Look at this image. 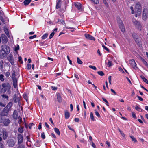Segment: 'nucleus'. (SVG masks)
I'll list each match as a JSON object with an SVG mask.
<instances>
[{
    "label": "nucleus",
    "instance_id": "nucleus-1",
    "mask_svg": "<svg viewBox=\"0 0 148 148\" xmlns=\"http://www.w3.org/2000/svg\"><path fill=\"white\" fill-rule=\"evenodd\" d=\"M135 10L137 14L140 15L141 12V7L140 3H137L136 5Z\"/></svg>",
    "mask_w": 148,
    "mask_h": 148
},
{
    "label": "nucleus",
    "instance_id": "nucleus-2",
    "mask_svg": "<svg viewBox=\"0 0 148 148\" xmlns=\"http://www.w3.org/2000/svg\"><path fill=\"white\" fill-rule=\"evenodd\" d=\"M15 142L13 139H8L7 141V145L9 147H12L15 145Z\"/></svg>",
    "mask_w": 148,
    "mask_h": 148
},
{
    "label": "nucleus",
    "instance_id": "nucleus-3",
    "mask_svg": "<svg viewBox=\"0 0 148 148\" xmlns=\"http://www.w3.org/2000/svg\"><path fill=\"white\" fill-rule=\"evenodd\" d=\"M8 53L6 52L5 51L2 49L0 50V58H5Z\"/></svg>",
    "mask_w": 148,
    "mask_h": 148
},
{
    "label": "nucleus",
    "instance_id": "nucleus-4",
    "mask_svg": "<svg viewBox=\"0 0 148 148\" xmlns=\"http://www.w3.org/2000/svg\"><path fill=\"white\" fill-rule=\"evenodd\" d=\"M2 137L4 140H5L8 137V132L5 129L2 130Z\"/></svg>",
    "mask_w": 148,
    "mask_h": 148
},
{
    "label": "nucleus",
    "instance_id": "nucleus-5",
    "mask_svg": "<svg viewBox=\"0 0 148 148\" xmlns=\"http://www.w3.org/2000/svg\"><path fill=\"white\" fill-rule=\"evenodd\" d=\"M2 86L3 88H5L6 90H9L11 87L10 84L8 83H4L2 84Z\"/></svg>",
    "mask_w": 148,
    "mask_h": 148
},
{
    "label": "nucleus",
    "instance_id": "nucleus-6",
    "mask_svg": "<svg viewBox=\"0 0 148 148\" xmlns=\"http://www.w3.org/2000/svg\"><path fill=\"white\" fill-rule=\"evenodd\" d=\"M8 60L11 63L12 65H13L14 64V59L12 55L10 54L8 57H7Z\"/></svg>",
    "mask_w": 148,
    "mask_h": 148
},
{
    "label": "nucleus",
    "instance_id": "nucleus-7",
    "mask_svg": "<svg viewBox=\"0 0 148 148\" xmlns=\"http://www.w3.org/2000/svg\"><path fill=\"white\" fill-rule=\"evenodd\" d=\"M9 110L5 107L3 110L1 112L0 115L2 116H5L7 115L9 112Z\"/></svg>",
    "mask_w": 148,
    "mask_h": 148
},
{
    "label": "nucleus",
    "instance_id": "nucleus-8",
    "mask_svg": "<svg viewBox=\"0 0 148 148\" xmlns=\"http://www.w3.org/2000/svg\"><path fill=\"white\" fill-rule=\"evenodd\" d=\"M1 49L3 50H4L8 54L10 53V47L8 46L5 45H3L1 46Z\"/></svg>",
    "mask_w": 148,
    "mask_h": 148
},
{
    "label": "nucleus",
    "instance_id": "nucleus-9",
    "mask_svg": "<svg viewBox=\"0 0 148 148\" xmlns=\"http://www.w3.org/2000/svg\"><path fill=\"white\" fill-rule=\"evenodd\" d=\"M133 22L136 26V27L141 30V25H140V23L136 20L133 21Z\"/></svg>",
    "mask_w": 148,
    "mask_h": 148
},
{
    "label": "nucleus",
    "instance_id": "nucleus-10",
    "mask_svg": "<svg viewBox=\"0 0 148 148\" xmlns=\"http://www.w3.org/2000/svg\"><path fill=\"white\" fill-rule=\"evenodd\" d=\"M17 139L18 140V144H21L23 142V137L21 134L18 135Z\"/></svg>",
    "mask_w": 148,
    "mask_h": 148
},
{
    "label": "nucleus",
    "instance_id": "nucleus-11",
    "mask_svg": "<svg viewBox=\"0 0 148 148\" xmlns=\"http://www.w3.org/2000/svg\"><path fill=\"white\" fill-rule=\"evenodd\" d=\"M13 99L14 102L15 103H17L18 102H19L21 100L20 97H18V95L16 94L14 95Z\"/></svg>",
    "mask_w": 148,
    "mask_h": 148
},
{
    "label": "nucleus",
    "instance_id": "nucleus-12",
    "mask_svg": "<svg viewBox=\"0 0 148 148\" xmlns=\"http://www.w3.org/2000/svg\"><path fill=\"white\" fill-rule=\"evenodd\" d=\"M148 17V13L146 10H144L143 14V18L144 20H146Z\"/></svg>",
    "mask_w": 148,
    "mask_h": 148
},
{
    "label": "nucleus",
    "instance_id": "nucleus-13",
    "mask_svg": "<svg viewBox=\"0 0 148 148\" xmlns=\"http://www.w3.org/2000/svg\"><path fill=\"white\" fill-rule=\"evenodd\" d=\"M10 122V121L9 119H4L3 122L5 126H8Z\"/></svg>",
    "mask_w": 148,
    "mask_h": 148
},
{
    "label": "nucleus",
    "instance_id": "nucleus-14",
    "mask_svg": "<svg viewBox=\"0 0 148 148\" xmlns=\"http://www.w3.org/2000/svg\"><path fill=\"white\" fill-rule=\"evenodd\" d=\"M129 63L133 68H134L136 65V64L133 59L130 60Z\"/></svg>",
    "mask_w": 148,
    "mask_h": 148
},
{
    "label": "nucleus",
    "instance_id": "nucleus-15",
    "mask_svg": "<svg viewBox=\"0 0 148 148\" xmlns=\"http://www.w3.org/2000/svg\"><path fill=\"white\" fill-rule=\"evenodd\" d=\"M85 36L86 38L88 39H89L93 40H95V38L92 36L90 35L89 34H85Z\"/></svg>",
    "mask_w": 148,
    "mask_h": 148
},
{
    "label": "nucleus",
    "instance_id": "nucleus-16",
    "mask_svg": "<svg viewBox=\"0 0 148 148\" xmlns=\"http://www.w3.org/2000/svg\"><path fill=\"white\" fill-rule=\"evenodd\" d=\"M119 26L122 32H125V29L124 26V25L121 21L119 24Z\"/></svg>",
    "mask_w": 148,
    "mask_h": 148
},
{
    "label": "nucleus",
    "instance_id": "nucleus-17",
    "mask_svg": "<svg viewBox=\"0 0 148 148\" xmlns=\"http://www.w3.org/2000/svg\"><path fill=\"white\" fill-rule=\"evenodd\" d=\"M13 80V84L14 87L16 88L17 86V79L16 78L12 79Z\"/></svg>",
    "mask_w": 148,
    "mask_h": 148
},
{
    "label": "nucleus",
    "instance_id": "nucleus-18",
    "mask_svg": "<svg viewBox=\"0 0 148 148\" xmlns=\"http://www.w3.org/2000/svg\"><path fill=\"white\" fill-rule=\"evenodd\" d=\"M75 7L77 8L79 10H82L81 4L78 2H75Z\"/></svg>",
    "mask_w": 148,
    "mask_h": 148
},
{
    "label": "nucleus",
    "instance_id": "nucleus-19",
    "mask_svg": "<svg viewBox=\"0 0 148 148\" xmlns=\"http://www.w3.org/2000/svg\"><path fill=\"white\" fill-rule=\"evenodd\" d=\"M135 41L137 45L139 46L141 45V40H140L138 38H136L135 40Z\"/></svg>",
    "mask_w": 148,
    "mask_h": 148
},
{
    "label": "nucleus",
    "instance_id": "nucleus-20",
    "mask_svg": "<svg viewBox=\"0 0 148 148\" xmlns=\"http://www.w3.org/2000/svg\"><path fill=\"white\" fill-rule=\"evenodd\" d=\"M70 116V113L68 112L67 110L65 111V116L66 119H68Z\"/></svg>",
    "mask_w": 148,
    "mask_h": 148
},
{
    "label": "nucleus",
    "instance_id": "nucleus-21",
    "mask_svg": "<svg viewBox=\"0 0 148 148\" xmlns=\"http://www.w3.org/2000/svg\"><path fill=\"white\" fill-rule=\"evenodd\" d=\"M61 0H58V2L57 3L56 5V9H58L61 7Z\"/></svg>",
    "mask_w": 148,
    "mask_h": 148
},
{
    "label": "nucleus",
    "instance_id": "nucleus-22",
    "mask_svg": "<svg viewBox=\"0 0 148 148\" xmlns=\"http://www.w3.org/2000/svg\"><path fill=\"white\" fill-rule=\"evenodd\" d=\"M18 112L16 111L15 110L13 112V118L15 119H16L18 117Z\"/></svg>",
    "mask_w": 148,
    "mask_h": 148
},
{
    "label": "nucleus",
    "instance_id": "nucleus-23",
    "mask_svg": "<svg viewBox=\"0 0 148 148\" xmlns=\"http://www.w3.org/2000/svg\"><path fill=\"white\" fill-rule=\"evenodd\" d=\"M4 31L5 32V33L6 34L7 36L8 37H10V35L9 34L8 32V29L6 28V27H4Z\"/></svg>",
    "mask_w": 148,
    "mask_h": 148
},
{
    "label": "nucleus",
    "instance_id": "nucleus-24",
    "mask_svg": "<svg viewBox=\"0 0 148 148\" xmlns=\"http://www.w3.org/2000/svg\"><path fill=\"white\" fill-rule=\"evenodd\" d=\"M12 102H10L5 107L9 110L12 106Z\"/></svg>",
    "mask_w": 148,
    "mask_h": 148
},
{
    "label": "nucleus",
    "instance_id": "nucleus-25",
    "mask_svg": "<svg viewBox=\"0 0 148 148\" xmlns=\"http://www.w3.org/2000/svg\"><path fill=\"white\" fill-rule=\"evenodd\" d=\"M57 99L58 102L60 103L62 101V98L60 94L59 93H58L57 95Z\"/></svg>",
    "mask_w": 148,
    "mask_h": 148
},
{
    "label": "nucleus",
    "instance_id": "nucleus-26",
    "mask_svg": "<svg viewBox=\"0 0 148 148\" xmlns=\"http://www.w3.org/2000/svg\"><path fill=\"white\" fill-rule=\"evenodd\" d=\"M31 1V0H25L23 3H24L25 5L26 6L30 3Z\"/></svg>",
    "mask_w": 148,
    "mask_h": 148
},
{
    "label": "nucleus",
    "instance_id": "nucleus-27",
    "mask_svg": "<svg viewBox=\"0 0 148 148\" xmlns=\"http://www.w3.org/2000/svg\"><path fill=\"white\" fill-rule=\"evenodd\" d=\"M61 23L64 26H65L67 28V29H73V28H72V27H66V24H65V23L64 22V21L63 20H62L61 21Z\"/></svg>",
    "mask_w": 148,
    "mask_h": 148
},
{
    "label": "nucleus",
    "instance_id": "nucleus-28",
    "mask_svg": "<svg viewBox=\"0 0 148 148\" xmlns=\"http://www.w3.org/2000/svg\"><path fill=\"white\" fill-rule=\"evenodd\" d=\"M3 60H1L0 62V69H3Z\"/></svg>",
    "mask_w": 148,
    "mask_h": 148
},
{
    "label": "nucleus",
    "instance_id": "nucleus-29",
    "mask_svg": "<svg viewBox=\"0 0 148 148\" xmlns=\"http://www.w3.org/2000/svg\"><path fill=\"white\" fill-rule=\"evenodd\" d=\"M90 118L91 120L93 121H95V119L94 118V116L93 115V113L92 112H91L90 113Z\"/></svg>",
    "mask_w": 148,
    "mask_h": 148
},
{
    "label": "nucleus",
    "instance_id": "nucleus-30",
    "mask_svg": "<svg viewBox=\"0 0 148 148\" xmlns=\"http://www.w3.org/2000/svg\"><path fill=\"white\" fill-rule=\"evenodd\" d=\"M2 39L3 41L4 42V43H6L8 41V40L6 36H5L4 37H2Z\"/></svg>",
    "mask_w": 148,
    "mask_h": 148
},
{
    "label": "nucleus",
    "instance_id": "nucleus-31",
    "mask_svg": "<svg viewBox=\"0 0 148 148\" xmlns=\"http://www.w3.org/2000/svg\"><path fill=\"white\" fill-rule=\"evenodd\" d=\"M141 77L144 82H145L147 84H148V81L146 79L144 76H141Z\"/></svg>",
    "mask_w": 148,
    "mask_h": 148
},
{
    "label": "nucleus",
    "instance_id": "nucleus-32",
    "mask_svg": "<svg viewBox=\"0 0 148 148\" xmlns=\"http://www.w3.org/2000/svg\"><path fill=\"white\" fill-rule=\"evenodd\" d=\"M139 58L145 65L147 63V62L142 57L140 56Z\"/></svg>",
    "mask_w": 148,
    "mask_h": 148
},
{
    "label": "nucleus",
    "instance_id": "nucleus-33",
    "mask_svg": "<svg viewBox=\"0 0 148 148\" xmlns=\"http://www.w3.org/2000/svg\"><path fill=\"white\" fill-rule=\"evenodd\" d=\"M54 130L55 132L58 135H60V132L58 129L56 128H54Z\"/></svg>",
    "mask_w": 148,
    "mask_h": 148
},
{
    "label": "nucleus",
    "instance_id": "nucleus-34",
    "mask_svg": "<svg viewBox=\"0 0 148 148\" xmlns=\"http://www.w3.org/2000/svg\"><path fill=\"white\" fill-rule=\"evenodd\" d=\"M77 63L79 64H82V62L81 60L80 59L78 58L77 57Z\"/></svg>",
    "mask_w": 148,
    "mask_h": 148
},
{
    "label": "nucleus",
    "instance_id": "nucleus-35",
    "mask_svg": "<svg viewBox=\"0 0 148 148\" xmlns=\"http://www.w3.org/2000/svg\"><path fill=\"white\" fill-rule=\"evenodd\" d=\"M23 128L24 127H19L18 129V132L20 133H22L23 132Z\"/></svg>",
    "mask_w": 148,
    "mask_h": 148
},
{
    "label": "nucleus",
    "instance_id": "nucleus-36",
    "mask_svg": "<svg viewBox=\"0 0 148 148\" xmlns=\"http://www.w3.org/2000/svg\"><path fill=\"white\" fill-rule=\"evenodd\" d=\"M2 96L3 97V99H6V100H8V96L5 94H3L2 95Z\"/></svg>",
    "mask_w": 148,
    "mask_h": 148
},
{
    "label": "nucleus",
    "instance_id": "nucleus-37",
    "mask_svg": "<svg viewBox=\"0 0 148 148\" xmlns=\"http://www.w3.org/2000/svg\"><path fill=\"white\" fill-rule=\"evenodd\" d=\"M48 34L47 33H46L45 34H44L41 38L42 39H45L48 36Z\"/></svg>",
    "mask_w": 148,
    "mask_h": 148
},
{
    "label": "nucleus",
    "instance_id": "nucleus-38",
    "mask_svg": "<svg viewBox=\"0 0 148 148\" xmlns=\"http://www.w3.org/2000/svg\"><path fill=\"white\" fill-rule=\"evenodd\" d=\"M135 109L137 111L140 112L142 111L143 110L139 107L137 106L135 108Z\"/></svg>",
    "mask_w": 148,
    "mask_h": 148
},
{
    "label": "nucleus",
    "instance_id": "nucleus-39",
    "mask_svg": "<svg viewBox=\"0 0 148 148\" xmlns=\"http://www.w3.org/2000/svg\"><path fill=\"white\" fill-rule=\"evenodd\" d=\"M98 74L101 76L104 75V73L102 71H99L97 72Z\"/></svg>",
    "mask_w": 148,
    "mask_h": 148
},
{
    "label": "nucleus",
    "instance_id": "nucleus-40",
    "mask_svg": "<svg viewBox=\"0 0 148 148\" xmlns=\"http://www.w3.org/2000/svg\"><path fill=\"white\" fill-rule=\"evenodd\" d=\"M95 115L98 117H100V115L99 114V112L96 110H95Z\"/></svg>",
    "mask_w": 148,
    "mask_h": 148
},
{
    "label": "nucleus",
    "instance_id": "nucleus-41",
    "mask_svg": "<svg viewBox=\"0 0 148 148\" xmlns=\"http://www.w3.org/2000/svg\"><path fill=\"white\" fill-rule=\"evenodd\" d=\"M130 137L132 139V140L134 141V142H137V141L136 139L133 136H130Z\"/></svg>",
    "mask_w": 148,
    "mask_h": 148
},
{
    "label": "nucleus",
    "instance_id": "nucleus-42",
    "mask_svg": "<svg viewBox=\"0 0 148 148\" xmlns=\"http://www.w3.org/2000/svg\"><path fill=\"white\" fill-rule=\"evenodd\" d=\"M3 77L4 76L3 75L0 74V80H1V81H3L4 80Z\"/></svg>",
    "mask_w": 148,
    "mask_h": 148
},
{
    "label": "nucleus",
    "instance_id": "nucleus-43",
    "mask_svg": "<svg viewBox=\"0 0 148 148\" xmlns=\"http://www.w3.org/2000/svg\"><path fill=\"white\" fill-rule=\"evenodd\" d=\"M23 96L24 99L27 101L28 100L27 95L26 94H24Z\"/></svg>",
    "mask_w": 148,
    "mask_h": 148
},
{
    "label": "nucleus",
    "instance_id": "nucleus-44",
    "mask_svg": "<svg viewBox=\"0 0 148 148\" xmlns=\"http://www.w3.org/2000/svg\"><path fill=\"white\" fill-rule=\"evenodd\" d=\"M19 49V46L18 45H17V46L16 47L14 48V51H15L16 52Z\"/></svg>",
    "mask_w": 148,
    "mask_h": 148
},
{
    "label": "nucleus",
    "instance_id": "nucleus-45",
    "mask_svg": "<svg viewBox=\"0 0 148 148\" xmlns=\"http://www.w3.org/2000/svg\"><path fill=\"white\" fill-rule=\"evenodd\" d=\"M25 145H24L21 144L18 146L17 148H25Z\"/></svg>",
    "mask_w": 148,
    "mask_h": 148
},
{
    "label": "nucleus",
    "instance_id": "nucleus-46",
    "mask_svg": "<svg viewBox=\"0 0 148 148\" xmlns=\"http://www.w3.org/2000/svg\"><path fill=\"white\" fill-rule=\"evenodd\" d=\"M18 123L20 124L22 122V118L19 116L18 117Z\"/></svg>",
    "mask_w": 148,
    "mask_h": 148
},
{
    "label": "nucleus",
    "instance_id": "nucleus-47",
    "mask_svg": "<svg viewBox=\"0 0 148 148\" xmlns=\"http://www.w3.org/2000/svg\"><path fill=\"white\" fill-rule=\"evenodd\" d=\"M6 105V104L5 103H2L1 102H0V106L1 107H4Z\"/></svg>",
    "mask_w": 148,
    "mask_h": 148
},
{
    "label": "nucleus",
    "instance_id": "nucleus-48",
    "mask_svg": "<svg viewBox=\"0 0 148 148\" xmlns=\"http://www.w3.org/2000/svg\"><path fill=\"white\" fill-rule=\"evenodd\" d=\"M15 76H16V75H15V72H14V73H13L12 74V79H14V78H16V77H15Z\"/></svg>",
    "mask_w": 148,
    "mask_h": 148
},
{
    "label": "nucleus",
    "instance_id": "nucleus-49",
    "mask_svg": "<svg viewBox=\"0 0 148 148\" xmlns=\"http://www.w3.org/2000/svg\"><path fill=\"white\" fill-rule=\"evenodd\" d=\"M31 64H28L27 65L26 68L27 69L29 70L31 69Z\"/></svg>",
    "mask_w": 148,
    "mask_h": 148
},
{
    "label": "nucleus",
    "instance_id": "nucleus-50",
    "mask_svg": "<svg viewBox=\"0 0 148 148\" xmlns=\"http://www.w3.org/2000/svg\"><path fill=\"white\" fill-rule=\"evenodd\" d=\"M89 67L90 68H91L94 70H96L97 69L95 67V66H92L91 65H90L89 66Z\"/></svg>",
    "mask_w": 148,
    "mask_h": 148
},
{
    "label": "nucleus",
    "instance_id": "nucleus-51",
    "mask_svg": "<svg viewBox=\"0 0 148 148\" xmlns=\"http://www.w3.org/2000/svg\"><path fill=\"white\" fill-rule=\"evenodd\" d=\"M102 47H103V49L106 50L108 52H109V49L106 46H105L104 45H102Z\"/></svg>",
    "mask_w": 148,
    "mask_h": 148
},
{
    "label": "nucleus",
    "instance_id": "nucleus-52",
    "mask_svg": "<svg viewBox=\"0 0 148 148\" xmlns=\"http://www.w3.org/2000/svg\"><path fill=\"white\" fill-rule=\"evenodd\" d=\"M91 1L93 2L94 3L97 4L99 3V1L98 0H91Z\"/></svg>",
    "mask_w": 148,
    "mask_h": 148
},
{
    "label": "nucleus",
    "instance_id": "nucleus-53",
    "mask_svg": "<svg viewBox=\"0 0 148 148\" xmlns=\"http://www.w3.org/2000/svg\"><path fill=\"white\" fill-rule=\"evenodd\" d=\"M54 33H55L54 32H52V33H51L50 34V36H49V38L50 39H51L53 37V36L54 35Z\"/></svg>",
    "mask_w": 148,
    "mask_h": 148
},
{
    "label": "nucleus",
    "instance_id": "nucleus-54",
    "mask_svg": "<svg viewBox=\"0 0 148 148\" xmlns=\"http://www.w3.org/2000/svg\"><path fill=\"white\" fill-rule=\"evenodd\" d=\"M0 19L3 23L4 24L5 23V21L2 16H0Z\"/></svg>",
    "mask_w": 148,
    "mask_h": 148
},
{
    "label": "nucleus",
    "instance_id": "nucleus-55",
    "mask_svg": "<svg viewBox=\"0 0 148 148\" xmlns=\"http://www.w3.org/2000/svg\"><path fill=\"white\" fill-rule=\"evenodd\" d=\"M37 36L36 35H34L33 36H30L29 38V39H31L34 38H35Z\"/></svg>",
    "mask_w": 148,
    "mask_h": 148
},
{
    "label": "nucleus",
    "instance_id": "nucleus-56",
    "mask_svg": "<svg viewBox=\"0 0 148 148\" xmlns=\"http://www.w3.org/2000/svg\"><path fill=\"white\" fill-rule=\"evenodd\" d=\"M41 137L43 139H44L45 138V136L44 134V133L43 132L42 134L41 135Z\"/></svg>",
    "mask_w": 148,
    "mask_h": 148
},
{
    "label": "nucleus",
    "instance_id": "nucleus-57",
    "mask_svg": "<svg viewBox=\"0 0 148 148\" xmlns=\"http://www.w3.org/2000/svg\"><path fill=\"white\" fill-rule=\"evenodd\" d=\"M33 125H34V124L33 123H30L29 125V128L31 129L32 126Z\"/></svg>",
    "mask_w": 148,
    "mask_h": 148
},
{
    "label": "nucleus",
    "instance_id": "nucleus-58",
    "mask_svg": "<svg viewBox=\"0 0 148 148\" xmlns=\"http://www.w3.org/2000/svg\"><path fill=\"white\" fill-rule=\"evenodd\" d=\"M108 65L109 67H110L112 65V62L110 61H109L108 63Z\"/></svg>",
    "mask_w": 148,
    "mask_h": 148
},
{
    "label": "nucleus",
    "instance_id": "nucleus-59",
    "mask_svg": "<svg viewBox=\"0 0 148 148\" xmlns=\"http://www.w3.org/2000/svg\"><path fill=\"white\" fill-rule=\"evenodd\" d=\"M132 36L133 38L135 40L136 38H138L137 37V35L135 34H133Z\"/></svg>",
    "mask_w": 148,
    "mask_h": 148
},
{
    "label": "nucleus",
    "instance_id": "nucleus-60",
    "mask_svg": "<svg viewBox=\"0 0 148 148\" xmlns=\"http://www.w3.org/2000/svg\"><path fill=\"white\" fill-rule=\"evenodd\" d=\"M19 61L21 62V63H23V61L22 60V58L21 56H19L18 57Z\"/></svg>",
    "mask_w": 148,
    "mask_h": 148
},
{
    "label": "nucleus",
    "instance_id": "nucleus-61",
    "mask_svg": "<svg viewBox=\"0 0 148 148\" xmlns=\"http://www.w3.org/2000/svg\"><path fill=\"white\" fill-rule=\"evenodd\" d=\"M137 97H138V99L140 101H142L143 100V99L141 97H140V96H138V95H137Z\"/></svg>",
    "mask_w": 148,
    "mask_h": 148
},
{
    "label": "nucleus",
    "instance_id": "nucleus-62",
    "mask_svg": "<svg viewBox=\"0 0 148 148\" xmlns=\"http://www.w3.org/2000/svg\"><path fill=\"white\" fill-rule=\"evenodd\" d=\"M91 145L94 148H96V147L95 144L94 143H93V142H92Z\"/></svg>",
    "mask_w": 148,
    "mask_h": 148
},
{
    "label": "nucleus",
    "instance_id": "nucleus-63",
    "mask_svg": "<svg viewBox=\"0 0 148 148\" xmlns=\"http://www.w3.org/2000/svg\"><path fill=\"white\" fill-rule=\"evenodd\" d=\"M106 144L108 145L109 147H110V143L108 141H106Z\"/></svg>",
    "mask_w": 148,
    "mask_h": 148
},
{
    "label": "nucleus",
    "instance_id": "nucleus-64",
    "mask_svg": "<svg viewBox=\"0 0 148 148\" xmlns=\"http://www.w3.org/2000/svg\"><path fill=\"white\" fill-rule=\"evenodd\" d=\"M51 88L53 90H57V88L56 87L51 86Z\"/></svg>",
    "mask_w": 148,
    "mask_h": 148
}]
</instances>
